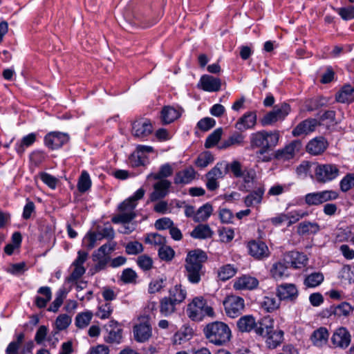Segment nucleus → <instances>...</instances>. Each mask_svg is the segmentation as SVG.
<instances>
[{"label":"nucleus","mask_w":354,"mask_h":354,"mask_svg":"<svg viewBox=\"0 0 354 354\" xmlns=\"http://www.w3.org/2000/svg\"><path fill=\"white\" fill-rule=\"evenodd\" d=\"M324 279V277L322 272H315L306 276L304 284L308 288H315L320 285Z\"/></svg>","instance_id":"nucleus-38"},{"label":"nucleus","mask_w":354,"mask_h":354,"mask_svg":"<svg viewBox=\"0 0 354 354\" xmlns=\"http://www.w3.org/2000/svg\"><path fill=\"white\" fill-rule=\"evenodd\" d=\"M97 231L102 235L103 239L112 240L115 236V232L111 225L107 223L102 228L97 227Z\"/></svg>","instance_id":"nucleus-63"},{"label":"nucleus","mask_w":354,"mask_h":354,"mask_svg":"<svg viewBox=\"0 0 354 354\" xmlns=\"http://www.w3.org/2000/svg\"><path fill=\"white\" fill-rule=\"evenodd\" d=\"M37 293L41 295L42 297L37 296L35 297V305L39 308H44L46 306L48 302L50 301L52 298L51 289L48 286H42L38 289Z\"/></svg>","instance_id":"nucleus-30"},{"label":"nucleus","mask_w":354,"mask_h":354,"mask_svg":"<svg viewBox=\"0 0 354 354\" xmlns=\"http://www.w3.org/2000/svg\"><path fill=\"white\" fill-rule=\"evenodd\" d=\"M177 305L176 302L165 297L160 301V312L165 317L169 316L176 312Z\"/></svg>","instance_id":"nucleus-35"},{"label":"nucleus","mask_w":354,"mask_h":354,"mask_svg":"<svg viewBox=\"0 0 354 354\" xmlns=\"http://www.w3.org/2000/svg\"><path fill=\"white\" fill-rule=\"evenodd\" d=\"M238 268L232 264L225 265L219 268L218 277L222 281H226L233 277L237 272Z\"/></svg>","instance_id":"nucleus-40"},{"label":"nucleus","mask_w":354,"mask_h":354,"mask_svg":"<svg viewBox=\"0 0 354 354\" xmlns=\"http://www.w3.org/2000/svg\"><path fill=\"white\" fill-rule=\"evenodd\" d=\"M68 136L61 132H50L45 136V144L54 149L61 147L68 141Z\"/></svg>","instance_id":"nucleus-17"},{"label":"nucleus","mask_w":354,"mask_h":354,"mask_svg":"<svg viewBox=\"0 0 354 354\" xmlns=\"http://www.w3.org/2000/svg\"><path fill=\"white\" fill-rule=\"evenodd\" d=\"M175 256L174 250L169 245L165 244L158 249V257L164 261H171Z\"/></svg>","instance_id":"nucleus-46"},{"label":"nucleus","mask_w":354,"mask_h":354,"mask_svg":"<svg viewBox=\"0 0 354 354\" xmlns=\"http://www.w3.org/2000/svg\"><path fill=\"white\" fill-rule=\"evenodd\" d=\"M187 297V291L181 284H176L169 290V296L171 300L180 304L184 301Z\"/></svg>","instance_id":"nucleus-31"},{"label":"nucleus","mask_w":354,"mask_h":354,"mask_svg":"<svg viewBox=\"0 0 354 354\" xmlns=\"http://www.w3.org/2000/svg\"><path fill=\"white\" fill-rule=\"evenodd\" d=\"M265 194V187L261 185L256 187L252 192L243 198L244 204L246 207H255L261 203L263 195Z\"/></svg>","instance_id":"nucleus-21"},{"label":"nucleus","mask_w":354,"mask_h":354,"mask_svg":"<svg viewBox=\"0 0 354 354\" xmlns=\"http://www.w3.org/2000/svg\"><path fill=\"white\" fill-rule=\"evenodd\" d=\"M258 285L259 281L255 277L250 275H243L234 281L233 288L236 290H253Z\"/></svg>","instance_id":"nucleus-20"},{"label":"nucleus","mask_w":354,"mask_h":354,"mask_svg":"<svg viewBox=\"0 0 354 354\" xmlns=\"http://www.w3.org/2000/svg\"><path fill=\"white\" fill-rule=\"evenodd\" d=\"M244 137L239 133H236L232 135L227 140L222 143V145L219 147L220 149H225L232 145H239L243 142Z\"/></svg>","instance_id":"nucleus-49"},{"label":"nucleus","mask_w":354,"mask_h":354,"mask_svg":"<svg viewBox=\"0 0 354 354\" xmlns=\"http://www.w3.org/2000/svg\"><path fill=\"white\" fill-rule=\"evenodd\" d=\"M153 131V125L148 119L140 118L133 122L132 124V132L134 136L138 138H145Z\"/></svg>","instance_id":"nucleus-14"},{"label":"nucleus","mask_w":354,"mask_h":354,"mask_svg":"<svg viewBox=\"0 0 354 354\" xmlns=\"http://www.w3.org/2000/svg\"><path fill=\"white\" fill-rule=\"evenodd\" d=\"M88 252L84 251H79L77 252V257L73 261L72 266L75 267L71 275L67 278L68 282H73L80 279L86 272L85 268L83 264L85 263L88 258Z\"/></svg>","instance_id":"nucleus-12"},{"label":"nucleus","mask_w":354,"mask_h":354,"mask_svg":"<svg viewBox=\"0 0 354 354\" xmlns=\"http://www.w3.org/2000/svg\"><path fill=\"white\" fill-rule=\"evenodd\" d=\"M204 333L207 339L216 345L227 342L231 337V330L223 322H214L206 326Z\"/></svg>","instance_id":"nucleus-3"},{"label":"nucleus","mask_w":354,"mask_h":354,"mask_svg":"<svg viewBox=\"0 0 354 354\" xmlns=\"http://www.w3.org/2000/svg\"><path fill=\"white\" fill-rule=\"evenodd\" d=\"M172 174L173 168L169 164L166 163L160 167L158 173L151 174V176H152L155 180H163L162 178L169 177Z\"/></svg>","instance_id":"nucleus-53"},{"label":"nucleus","mask_w":354,"mask_h":354,"mask_svg":"<svg viewBox=\"0 0 354 354\" xmlns=\"http://www.w3.org/2000/svg\"><path fill=\"white\" fill-rule=\"evenodd\" d=\"M198 86L205 91L216 92L221 89V81L212 75H204L201 77Z\"/></svg>","instance_id":"nucleus-19"},{"label":"nucleus","mask_w":354,"mask_h":354,"mask_svg":"<svg viewBox=\"0 0 354 354\" xmlns=\"http://www.w3.org/2000/svg\"><path fill=\"white\" fill-rule=\"evenodd\" d=\"M308 215V212L302 210H294L290 212L289 213L286 214V216L288 217V225L290 226L291 225L295 223L300 219L307 216Z\"/></svg>","instance_id":"nucleus-51"},{"label":"nucleus","mask_w":354,"mask_h":354,"mask_svg":"<svg viewBox=\"0 0 354 354\" xmlns=\"http://www.w3.org/2000/svg\"><path fill=\"white\" fill-rule=\"evenodd\" d=\"M143 251V246L138 241L130 242L126 246V252L129 254H138Z\"/></svg>","instance_id":"nucleus-64"},{"label":"nucleus","mask_w":354,"mask_h":354,"mask_svg":"<svg viewBox=\"0 0 354 354\" xmlns=\"http://www.w3.org/2000/svg\"><path fill=\"white\" fill-rule=\"evenodd\" d=\"M115 326L109 330L108 335L105 337V340L109 343H120L122 339V330L117 326V322L111 321L110 326Z\"/></svg>","instance_id":"nucleus-39"},{"label":"nucleus","mask_w":354,"mask_h":354,"mask_svg":"<svg viewBox=\"0 0 354 354\" xmlns=\"http://www.w3.org/2000/svg\"><path fill=\"white\" fill-rule=\"evenodd\" d=\"M186 311L188 317L194 321H201L206 315H214L212 308L207 304L202 297L193 299L192 301L188 304Z\"/></svg>","instance_id":"nucleus-4"},{"label":"nucleus","mask_w":354,"mask_h":354,"mask_svg":"<svg viewBox=\"0 0 354 354\" xmlns=\"http://www.w3.org/2000/svg\"><path fill=\"white\" fill-rule=\"evenodd\" d=\"M220 239L223 243L230 242L234 236L233 229L230 227H222L218 230Z\"/></svg>","instance_id":"nucleus-57"},{"label":"nucleus","mask_w":354,"mask_h":354,"mask_svg":"<svg viewBox=\"0 0 354 354\" xmlns=\"http://www.w3.org/2000/svg\"><path fill=\"white\" fill-rule=\"evenodd\" d=\"M212 211V206L209 203L203 205L196 211L194 221L199 223L207 220L211 216Z\"/></svg>","instance_id":"nucleus-41"},{"label":"nucleus","mask_w":354,"mask_h":354,"mask_svg":"<svg viewBox=\"0 0 354 354\" xmlns=\"http://www.w3.org/2000/svg\"><path fill=\"white\" fill-rule=\"evenodd\" d=\"M255 333L262 337H266V344L270 348H274L283 341V332L281 330H274L271 325L263 322L259 324L256 328Z\"/></svg>","instance_id":"nucleus-7"},{"label":"nucleus","mask_w":354,"mask_h":354,"mask_svg":"<svg viewBox=\"0 0 354 354\" xmlns=\"http://www.w3.org/2000/svg\"><path fill=\"white\" fill-rule=\"evenodd\" d=\"M354 187V175L347 174L340 181V189L346 192Z\"/></svg>","instance_id":"nucleus-58"},{"label":"nucleus","mask_w":354,"mask_h":354,"mask_svg":"<svg viewBox=\"0 0 354 354\" xmlns=\"http://www.w3.org/2000/svg\"><path fill=\"white\" fill-rule=\"evenodd\" d=\"M137 274L134 270L131 268H127L123 270L121 279L125 283H133L136 281Z\"/></svg>","instance_id":"nucleus-59"},{"label":"nucleus","mask_w":354,"mask_h":354,"mask_svg":"<svg viewBox=\"0 0 354 354\" xmlns=\"http://www.w3.org/2000/svg\"><path fill=\"white\" fill-rule=\"evenodd\" d=\"M335 100L340 103H351L354 101V87L344 85L335 95Z\"/></svg>","instance_id":"nucleus-28"},{"label":"nucleus","mask_w":354,"mask_h":354,"mask_svg":"<svg viewBox=\"0 0 354 354\" xmlns=\"http://www.w3.org/2000/svg\"><path fill=\"white\" fill-rule=\"evenodd\" d=\"M328 142L322 136L312 139L306 145V151L314 156L322 153L327 148Z\"/></svg>","instance_id":"nucleus-23"},{"label":"nucleus","mask_w":354,"mask_h":354,"mask_svg":"<svg viewBox=\"0 0 354 354\" xmlns=\"http://www.w3.org/2000/svg\"><path fill=\"white\" fill-rule=\"evenodd\" d=\"M36 136L35 133H30L24 136L21 142L17 145L16 150L18 153L21 154L24 151L25 147H29L35 141Z\"/></svg>","instance_id":"nucleus-50"},{"label":"nucleus","mask_w":354,"mask_h":354,"mask_svg":"<svg viewBox=\"0 0 354 354\" xmlns=\"http://www.w3.org/2000/svg\"><path fill=\"white\" fill-rule=\"evenodd\" d=\"M223 165V162L217 163L216 165L206 174V177H209L216 180L219 178H222L227 174L225 171V165Z\"/></svg>","instance_id":"nucleus-47"},{"label":"nucleus","mask_w":354,"mask_h":354,"mask_svg":"<svg viewBox=\"0 0 354 354\" xmlns=\"http://www.w3.org/2000/svg\"><path fill=\"white\" fill-rule=\"evenodd\" d=\"M145 193L143 188L138 189L133 196L129 197L120 204L119 214L112 218L111 221L114 223H127L132 221L136 216L135 208L137 205V201L141 199Z\"/></svg>","instance_id":"nucleus-2"},{"label":"nucleus","mask_w":354,"mask_h":354,"mask_svg":"<svg viewBox=\"0 0 354 354\" xmlns=\"http://www.w3.org/2000/svg\"><path fill=\"white\" fill-rule=\"evenodd\" d=\"M283 112H267L261 119L260 122L263 126L272 125L279 120L285 118Z\"/></svg>","instance_id":"nucleus-37"},{"label":"nucleus","mask_w":354,"mask_h":354,"mask_svg":"<svg viewBox=\"0 0 354 354\" xmlns=\"http://www.w3.org/2000/svg\"><path fill=\"white\" fill-rule=\"evenodd\" d=\"M308 259L306 255L297 251H291L284 254L283 261L293 268H301L305 266Z\"/></svg>","instance_id":"nucleus-16"},{"label":"nucleus","mask_w":354,"mask_h":354,"mask_svg":"<svg viewBox=\"0 0 354 354\" xmlns=\"http://www.w3.org/2000/svg\"><path fill=\"white\" fill-rule=\"evenodd\" d=\"M331 342L335 347L346 348L351 342V335L345 328H339L333 333Z\"/></svg>","instance_id":"nucleus-18"},{"label":"nucleus","mask_w":354,"mask_h":354,"mask_svg":"<svg viewBox=\"0 0 354 354\" xmlns=\"http://www.w3.org/2000/svg\"><path fill=\"white\" fill-rule=\"evenodd\" d=\"M223 165H225V171L226 173L231 171L235 178H241L243 176L244 168L238 160H233L230 163L223 162Z\"/></svg>","instance_id":"nucleus-42"},{"label":"nucleus","mask_w":354,"mask_h":354,"mask_svg":"<svg viewBox=\"0 0 354 354\" xmlns=\"http://www.w3.org/2000/svg\"><path fill=\"white\" fill-rule=\"evenodd\" d=\"M195 178V171L190 167L178 171L174 178L175 184H187Z\"/></svg>","instance_id":"nucleus-34"},{"label":"nucleus","mask_w":354,"mask_h":354,"mask_svg":"<svg viewBox=\"0 0 354 354\" xmlns=\"http://www.w3.org/2000/svg\"><path fill=\"white\" fill-rule=\"evenodd\" d=\"M301 148V142L299 140H294L282 149H279L274 153V158L277 160H288L292 158L295 153Z\"/></svg>","instance_id":"nucleus-15"},{"label":"nucleus","mask_w":354,"mask_h":354,"mask_svg":"<svg viewBox=\"0 0 354 354\" xmlns=\"http://www.w3.org/2000/svg\"><path fill=\"white\" fill-rule=\"evenodd\" d=\"M223 306L227 315L234 318L239 317L245 308L244 299L239 296L230 295L223 301Z\"/></svg>","instance_id":"nucleus-10"},{"label":"nucleus","mask_w":354,"mask_h":354,"mask_svg":"<svg viewBox=\"0 0 354 354\" xmlns=\"http://www.w3.org/2000/svg\"><path fill=\"white\" fill-rule=\"evenodd\" d=\"M91 186V180L87 171H83L79 178L77 188L78 190L84 193L88 190Z\"/></svg>","instance_id":"nucleus-44"},{"label":"nucleus","mask_w":354,"mask_h":354,"mask_svg":"<svg viewBox=\"0 0 354 354\" xmlns=\"http://www.w3.org/2000/svg\"><path fill=\"white\" fill-rule=\"evenodd\" d=\"M329 333L325 327H320L314 330L310 335L312 344L317 347H322L328 342Z\"/></svg>","instance_id":"nucleus-27"},{"label":"nucleus","mask_w":354,"mask_h":354,"mask_svg":"<svg viewBox=\"0 0 354 354\" xmlns=\"http://www.w3.org/2000/svg\"><path fill=\"white\" fill-rule=\"evenodd\" d=\"M279 138V135L277 131H261L252 135L251 145L260 147V149H270L277 145Z\"/></svg>","instance_id":"nucleus-5"},{"label":"nucleus","mask_w":354,"mask_h":354,"mask_svg":"<svg viewBox=\"0 0 354 354\" xmlns=\"http://www.w3.org/2000/svg\"><path fill=\"white\" fill-rule=\"evenodd\" d=\"M276 294L281 301L293 302L298 297L299 291L293 283H282L277 286Z\"/></svg>","instance_id":"nucleus-13"},{"label":"nucleus","mask_w":354,"mask_h":354,"mask_svg":"<svg viewBox=\"0 0 354 354\" xmlns=\"http://www.w3.org/2000/svg\"><path fill=\"white\" fill-rule=\"evenodd\" d=\"M318 125V122L315 119H308L299 123L292 130L294 136H300L301 135H307L308 133L315 131Z\"/></svg>","instance_id":"nucleus-25"},{"label":"nucleus","mask_w":354,"mask_h":354,"mask_svg":"<svg viewBox=\"0 0 354 354\" xmlns=\"http://www.w3.org/2000/svg\"><path fill=\"white\" fill-rule=\"evenodd\" d=\"M222 135V129H217L215 131H214L211 134L208 136L205 142V147L207 149L212 148L214 145H216L218 142L220 140Z\"/></svg>","instance_id":"nucleus-48"},{"label":"nucleus","mask_w":354,"mask_h":354,"mask_svg":"<svg viewBox=\"0 0 354 354\" xmlns=\"http://www.w3.org/2000/svg\"><path fill=\"white\" fill-rule=\"evenodd\" d=\"M93 317V313L90 311H86L77 314L75 317V324L77 327L83 328L86 327Z\"/></svg>","instance_id":"nucleus-45"},{"label":"nucleus","mask_w":354,"mask_h":354,"mask_svg":"<svg viewBox=\"0 0 354 354\" xmlns=\"http://www.w3.org/2000/svg\"><path fill=\"white\" fill-rule=\"evenodd\" d=\"M339 194L333 190L312 192L305 196V203L309 206H317L324 203L337 199Z\"/></svg>","instance_id":"nucleus-9"},{"label":"nucleus","mask_w":354,"mask_h":354,"mask_svg":"<svg viewBox=\"0 0 354 354\" xmlns=\"http://www.w3.org/2000/svg\"><path fill=\"white\" fill-rule=\"evenodd\" d=\"M166 238L158 233L148 234L145 239V242L146 243L155 246H159V248L166 244Z\"/></svg>","instance_id":"nucleus-43"},{"label":"nucleus","mask_w":354,"mask_h":354,"mask_svg":"<svg viewBox=\"0 0 354 354\" xmlns=\"http://www.w3.org/2000/svg\"><path fill=\"white\" fill-rule=\"evenodd\" d=\"M289 266L284 261L276 262L274 263L271 269L270 273L273 278L277 280H281L289 276V273L288 272V268Z\"/></svg>","instance_id":"nucleus-32"},{"label":"nucleus","mask_w":354,"mask_h":354,"mask_svg":"<svg viewBox=\"0 0 354 354\" xmlns=\"http://www.w3.org/2000/svg\"><path fill=\"white\" fill-rule=\"evenodd\" d=\"M257 121L255 112H248L239 118L236 124V127L243 131L254 126Z\"/></svg>","instance_id":"nucleus-29"},{"label":"nucleus","mask_w":354,"mask_h":354,"mask_svg":"<svg viewBox=\"0 0 354 354\" xmlns=\"http://www.w3.org/2000/svg\"><path fill=\"white\" fill-rule=\"evenodd\" d=\"M180 117V112H160L159 118L162 124H169Z\"/></svg>","instance_id":"nucleus-54"},{"label":"nucleus","mask_w":354,"mask_h":354,"mask_svg":"<svg viewBox=\"0 0 354 354\" xmlns=\"http://www.w3.org/2000/svg\"><path fill=\"white\" fill-rule=\"evenodd\" d=\"M102 239H103V238L98 231L88 233L84 238L85 241H86L87 249H93L96 245L97 241H101Z\"/></svg>","instance_id":"nucleus-52"},{"label":"nucleus","mask_w":354,"mask_h":354,"mask_svg":"<svg viewBox=\"0 0 354 354\" xmlns=\"http://www.w3.org/2000/svg\"><path fill=\"white\" fill-rule=\"evenodd\" d=\"M328 104V100L324 97H316L310 100V109L313 111L326 106Z\"/></svg>","instance_id":"nucleus-60"},{"label":"nucleus","mask_w":354,"mask_h":354,"mask_svg":"<svg viewBox=\"0 0 354 354\" xmlns=\"http://www.w3.org/2000/svg\"><path fill=\"white\" fill-rule=\"evenodd\" d=\"M71 322V319L67 315L63 314L57 318L55 321L56 327L59 330L66 329Z\"/></svg>","instance_id":"nucleus-62"},{"label":"nucleus","mask_w":354,"mask_h":354,"mask_svg":"<svg viewBox=\"0 0 354 354\" xmlns=\"http://www.w3.org/2000/svg\"><path fill=\"white\" fill-rule=\"evenodd\" d=\"M259 326L255 322L254 318L251 315H245L241 317L237 322V327L241 332H250L256 329Z\"/></svg>","instance_id":"nucleus-33"},{"label":"nucleus","mask_w":354,"mask_h":354,"mask_svg":"<svg viewBox=\"0 0 354 354\" xmlns=\"http://www.w3.org/2000/svg\"><path fill=\"white\" fill-rule=\"evenodd\" d=\"M165 279H158L153 280L149 285L148 291L150 294H154L160 292L165 287Z\"/></svg>","instance_id":"nucleus-61"},{"label":"nucleus","mask_w":354,"mask_h":354,"mask_svg":"<svg viewBox=\"0 0 354 354\" xmlns=\"http://www.w3.org/2000/svg\"><path fill=\"white\" fill-rule=\"evenodd\" d=\"M116 243L109 242L102 245L92 254L93 261L95 263V270L96 272L104 270L107 263L111 261L110 254L115 250Z\"/></svg>","instance_id":"nucleus-6"},{"label":"nucleus","mask_w":354,"mask_h":354,"mask_svg":"<svg viewBox=\"0 0 354 354\" xmlns=\"http://www.w3.org/2000/svg\"><path fill=\"white\" fill-rule=\"evenodd\" d=\"M250 254L256 259H260L268 257L269 250L262 241H251L248 243Z\"/></svg>","instance_id":"nucleus-24"},{"label":"nucleus","mask_w":354,"mask_h":354,"mask_svg":"<svg viewBox=\"0 0 354 354\" xmlns=\"http://www.w3.org/2000/svg\"><path fill=\"white\" fill-rule=\"evenodd\" d=\"M140 323L133 327V335L135 339L138 342L147 341L152 335L151 324L148 317L139 318Z\"/></svg>","instance_id":"nucleus-11"},{"label":"nucleus","mask_w":354,"mask_h":354,"mask_svg":"<svg viewBox=\"0 0 354 354\" xmlns=\"http://www.w3.org/2000/svg\"><path fill=\"white\" fill-rule=\"evenodd\" d=\"M171 187V182L167 180H160L153 185V192L150 195L151 201H156L165 197Z\"/></svg>","instance_id":"nucleus-22"},{"label":"nucleus","mask_w":354,"mask_h":354,"mask_svg":"<svg viewBox=\"0 0 354 354\" xmlns=\"http://www.w3.org/2000/svg\"><path fill=\"white\" fill-rule=\"evenodd\" d=\"M320 230L319 225L316 222L304 221L299 223L297 227V233L299 236H307L317 234Z\"/></svg>","instance_id":"nucleus-26"},{"label":"nucleus","mask_w":354,"mask_h":354,"mask_svg":"<svg viewBox=\"0 0 354 354\" xmlns=\"http://www.w3.org/2000/svg\"><path fill=\"white\" fill-rule=\"evenodd\" d=\"M339 174L337 165L333 164L318 165L315 169V179L319 183H326L335 179Z\"/></svg>","instance_id":"nucleus-8"},{"label":"nucleus","mask_w":354,"mask_h":354,"mask_svg":"<svg viewBox=\"0 0 354 354\" xmlns=\"http://www.w3.org/2000/svg\"><path fill=\"white\" fill-rule=\"evenodd\" d=\"M213 232L207 225L200 224L191 232V236L194 239H205L210 238Z\"/></svg>","instance_id":"nucleus-36"},{"label":"nucleus","mask_w":354,"mask_h":354,"mask_svg":"<svg viewBox=\"0 0 354 354\" xmlns=\"http://www.w3.org/2000/svg\"><path fill=\"white\" fill-rule=\"evenodd\" d=\"M353 311L352 306L346 302H342L334 309V314L337 316H347Z\"/></svg>","instance_id":"nucleus-56"},{"label":"nucleus","mask_w":354,"mask_h":354,"mask_svg":"<svg viewBox=\"0 0 354 354\" xmlns=\"http://www.w3.org/2000/svg\"><path fill=\"white\" fill-rule=\"evenodd\" d=\"M207 259L206 253L201 250H194L188 252L185 260V268L187 279L191 283H198L200 281L203 263Z\"/></svg>","instance_id":"nucleus-1"},{"label":"nucleus","mask_w":354,"mask_h":354,"mask_svg":"<svg viewBox=\"0 0 354 354\" xmlns=\"http://www.w3.org/2000/svg\"><path fill=\"white\" fill-rule=\"evenodd\" d=\"M337 12L344 20H351L354 19V6L339 8L336 9Z\"/></svg>","instance_id":"nucleus-55"}]
</instances>
